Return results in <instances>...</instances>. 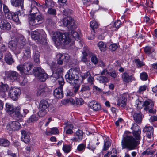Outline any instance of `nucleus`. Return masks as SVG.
<instances>
[{
	"label": "nucleus",
	"instance_id": "f257e3e1",
	"mask_svg": "<svg viewBox=\"0 0 157 157\" xmlns=\"http://www.w3.org/2000/svg\"><path fill=\"white\" fill-rule=\"evenodd\" d=\"M132 133L135 139L132 136L126 135L121 142L122 149L127 148L129 150L134 149L138 144L136 140H139L140 139L141 131L140 130L133 131Z\"/></svg>",
	"mask_w": 157,
	"mask_h": 157
},
{
	"label": "nucleus",
	"instance_id": "f03ea898",
	"mask_svg": "<svg viewBox=\"0 0 157 157\" xmlns=\"http://www.w3.org/2000/svg\"><path fill=\"white\" fill-rule=\"evenodd\" d=\"M52 39L57 46H63L68 44L71 42L69 35L67 33H62L59 32L54 33Z\"/></svg>",
	"mask_w": 157,
	"mask_h": 157
},
{
	"label": "nucleus",
	"instance_id": "7ed1b4c3",
	"mask_svg": "<svg viewBox=\"0 0 157 157\" xmlns=\"http://www.w3.org/2000/svg\"><path fill=\"white\" fill-rule=\"evenodd\" d=\"M63 25L67 27L71 30L69 31L71 36L75 38H78L79 36L78 33L74 30L77 27L75 21L71 17H67L63 20Z\"/></svg>",
	"mask_w": 157,
	"mask_h": 157
},
{
	"label": "nucleus",
	"instance_id": "20e7f679",
	"mask_svg": "<svg viewBox=\"0 0 157 157\" xmlns=\"http://www.w3.org/2000/svg\"><path fill=\"white\" fill-rule=\"evenodd\" d=\"M78 74V72L76 69L71 68L65 75L67 81L73 85L78 83V82L79 81Z\"/></svg>",
	"mask_w": 157,
	"mask_h": 157
},
{
	"label": "nucleus",
	"instance_id": "39448f33",
	"mask_svg": "<svg viewBox=\"0 0 157 157\" xmlns=\"http://www.w3.org/2000/svg\"><path fill=\"white\" fill-rule=\"evenodd\" d=\"M31 37L36 42L42 44H44L46 41V34L42 29H40L32 31Z\"/></svg>",
	"mask_w": 157,
	"mask_h": 157
},
{
	"label": "nucleus",
	"instance_id": "423d86ee",
	"mask_svg": "<svg viewBox=\"0 0 157 157\" xmlns=\"http://www.w3.org/2000/svg\"><path fill=\"white\" fill-rule=\"evenodd\" d=\"M44 21V17L41 14L30 15L29 17V24L32 26L40 24Z\"/></svg>",
	"mask_w": 157,
	"mask_h": 157
},
{
	"label": "nucleus",
	"instance_id": "0eeeda50",
	"mask_svg": "<svg viewBox=\"0 0 157 157\" xmlns=\"http://www.w3.org/2000/svg\"><path fill=\"white\" fill-rule=\"evenodd\" d=\"M34 74L41 82H44L48 77V75L44 72V70L40 67H37L33 70Z\"/></svg>",
	"mask_w": 157,
	"mask_h": 157
},
{
	"label": "nucleus",
	"instance_id": "6e6552de",
	"mask_svg": "<svg viewBox=\"0 0 157 157\" xmlns=\"http://www.w3.org/2000/svg\"><path fill=\"white\" fill-rule=\"evenodd\" d=\"M144 109L146 111H148L149 113L154 114L156 112L155 109H153L154 103L151 101H146L144 102Z\"/></svg>",
	"mask_w": 157,
	"mask_h": 157
},
{
	"label": "nucleus",
	"instance_id": "1a4fd4ad",
	"mask_svg": "<svg viewBox=\"0 0 157 157\" xmlns=\"http://www.w3.org/2000/svg\"><path fill=\"white\" fill-rule=\"evenodd\" d=\"M22 43L21 44V48L22 46L24 48L23 50V58L25 59H27L31 57V52L30 47L28 45H26V41L25 39H23Z\"/></svg>",
	"mask_w": 157,
	"mask_h": 157
},
{
	"label": "nucleus",
	"instance_id": "9d476101",
	"mask_svg": "<svg viewBox=\"0 0 157 157\" xmlns=\"http://www.w3.org/2000/svg\"><path fill=\"white\" fill-rule=\"evenodd\" d=\"M50 89L47 87L45 84H42L38 88L37 95L39 96L45 97L47 93L50 92Z\"/></svg>",
	"mask_w": 157,
	"mask_h": 157
},
{
	"label": "nucleus",
	"instance_id": "9b49d317",
	"mask_svg": "<svg viewBox=\"0 0 157 157\" xmlns=\"http://www.w3.org/2000/svg\"><path fill=\"white\" fill-rule=\"evenodd\" d=\"M20 92L19 89L11 87L9 91V95L13 100L16 101L18 99Z\"/></svg>",
	"mask_w": 157,
	"mask_h": 157
},
{
	"label": "nucleus",
	"instance_id": "f8f14e48",
	"mask_svg": "<svg viewBox=\"0 0 157 157\" xmlns=\"http://www.w3.org/2000/svg\"><path fill=\"white\" fill-rule=\"evenodd\" d=\"M20 127V124L18 122L13 121L9 123L6 126V128L10 131H15L19 130Z\"/></svg>",
	"mask_w": 157,
	"mask_h": 157
},
{
	"label": "nucleus",
	"instance_id": "ddd939ff",
	"mask_svg": "<svg viewBox=\"0 0 157 157\" xmlns=\"http://www.w3.org/2000/svg\"><path fill=\"white\" fill-rule=\"evenodd\" d=\"M5 75L8 79L13 81L17 79L19 74L15 71H9L5 72Z\"/></svg>",
	"mask_w": 157,
	"mask_h": 157
},
{
	"label": "nucleus",
	"instance_id": "4468645a",
	"mask_svg": "<svg viewBox=\"0 0 157 157\" xmlns=\"http://www.w3.org/2000/svg\"><path fill=\"white\" fill-rule=\"evenodd\" d=\"M10 24L6 20H1L0 22V28L5 31H8L11 29Z\"/></svg>",
	"mask_w": 157,
	"mask_h": 157
},
{
	"label": "nucleus",
	"instance_id": "2eb2a0df",
	"mask_svg": "<svg viewBox=\"0 0 157 157\" xmlns=\"http://www.w3.org/2000/svg\"><path fill=\"white\" fill-rule=\"evenodd\" d=\"M122 77L123 82L126 83L135 80V78L132 75H129L126 72H124L122 74Z\"/></svg>",
	"mask_w": 157,
	"mask_h": 157
},
{
	"label": "nucleus",
	"instance_id": "dca6fc26",
	"mask_svg": "<svg viewBox=\"0 0 157 157\" xmlns=\"http://www.w3.org/2000/svg\"><path fill=\"white\" fill-rule=\"evenodd\" d=\"M88 106L94 111H98L101 108L100 105L95 101L93 100L90 102L88 104Z\"/></svg>",
	"mask_w": 157,
	"mask_h": 157
},
{
	"label": "nucleus",
	"instance_id": "f3484780",
	"mask_svg": "<svg viewBox=\"0 0 157 157\" xmlns=\"http://www.w3.org/2000/svg\"><path fill=\"white\" fill-rule=\"evenodd\" d=\"M8 89V85L1 83L0 85V98H3L6 96V92Z\"/></svg>",
	"mask_w": 157,
	"mask_h": 157
},
{
	"label": "nucleus",
	"instance_id": "a211bd4d",
	"mask_svg": "<svg viewBox=\"0 0 157 157\" xmlns=\"http://www.w3.org/2000/svg\"><path fill=\"white\" fill-rule=\"evenodd\" d=\"M63 87L59 86L56 88L53 91L54 96L57 98H61L63 97Z\"/></svg>",
	"mask_w": 157,
	"mask_h": 157
},
{
	"label": "nucleus",
	"instance_id": "6ab92c4d",
	"mask_svg": "<svg viewBox=\"0 0 157 157\" xmlns=\"http://www.w3.org/2000/svg\"><path fill=\"white\" fill-rule=\"evenodd\" d=\"M21 140L26 144H28L30 140L29 136L25 130H21Z\"/></svg>",
	"mask_w": 157,
	"mask_h": 157
},
{
	"label": "nucleus",
	"instance_id": "aec40b11",
	"mask_svg": "<svg viewBox=\"0 0 157 157\" xmlns=\"http://www.w3.org/2000/svg\"><path fill=\"white\" fill-rule=\"evenodd\" d=\"M90 90V88L89 86L82 85L81 87V90L79 92V95L81 96H86V93H88L89 91Z\"/></svg>",
	"mask_w": 157,
	"mask_h": 157
},
{
	"label": "nucleus",
	"instance_id": "412c9836",
	"mask_svg": "<svg viewBox=\"0 0 157 157\" xmlns=\"http://www.w3.org/2000/svg\"><path fill=\"white\" fill-rule=\"evenodd\" d=\"M82 78L83 80L87 78L88 83L91 85H92L94 83V78L91 76L90 73L89 71L84 74V75L82 76Z\"/></svg>",
	"mask_w": 157,
	"mask_h": 157
},
{
	"label": "nucleus",
	"instance_id": "4be33fe9",
	"mask_svg": "<svg viewBox=\"0 0 157 157\" xmlns=\"http://www.w3.org/2000/svg\"><path fill=\"white\" fill-rule=\"evenodd\" d=\"M10 2L11 5L14 6L19 7L20 6L21 9L23 8V0H10Z\"/></svg>",
	"mask_w": 157,
	"mask_h": 157
},
{
	"label": "nucleus",
	"instance_id": "5701e85b",
	"mask_svg": "<svg viewBox=\"0 0 157 157\" xmlns=\"http://www.w3.org/2000/svg\"><path fill=\"white\" fill-rule=\"evenodd\" d=\"M32 64L30 63H24V73L25 74H29L31 73Z\"/></svg>",
	"mask_w": 157,
	"mask_h": 157
},
{
	"label": "nucleus",
	"instance_id": "b1692460",
	"mask_svg": "<svg viewBox=\"0 0 157 157\" xmlns=\"http://www.w3.org/2000/svg\"><path fill=\"white\" fill-rule=\"evenodd\" d=\"M142 117V114L139 112L135 113L133 115V118L135 122L138 124L141 123Z\"/></svg>",
	"mask_w": 157,
	"mask_h": 157
},
{
	"label": "nucleus",
	"instance_id": "393cba45",
	"mask_svg": "<svg viewBox=\"0 0 157 157\" xmlns=\"http://www.w3.org/2000/svg\"><path fill=\"white\" fill-rule=\"evenodd\" d=\"M144 52L149 56L153 58L155 55V49L151 47H146L144 49Z\"/></svg>",
	"mask_w": 157,
	"mask_h": 157
},
{
	"label": "nucleus",
	"instance_id": "a878e982",
	"mask_svg": "<svg viewBox=\"0 0 157 157\" xmlns=\"http://www.w3.org/2000/svg\"><path fill=\"white\" fill-rule=\"evenodd\" d=\"M4 59L6 62L9 65L12 64L14 62L10 53L9 52L5 55Z\"/></svg>",
	"mask_w": 157,
	"mask_h": 157
},
{
	"label": "nucleus",
	"instance_id": "bb28decb",
	"mask_svg": "<svg viewBox=\"0 0 157 157\" xmlns=\"http://www.w3.org/2000/svg\"><path fill=\"white\" fill-rule=\"evenodd\" d=\"M49 106V104L48 101L45 100H41L40 103L39 109H42L46 110Z\"/></svg>",
	"mask_w": 157,
	"mask_h": 157
},
{
	"label": "nucleus",
	"instance_id": "cd10ccee",
	"mask_svg": "<svg viewBox=\"0 0 157 157\" xmlns=\"http://www.w3.org/2000/svg\"><path fill=\"white\" fill-rule=\"evenodd\" d=\"M20 110V107H17L16 108L14 112L15 117L17 118V119L18 121L21 119L24 116L23 114L21 113Z\"/></svg>",
	"mask_w": 157,
	"mask_h": 157
},
{
	"label": "nucleus",
	"instance_id": "c85d7f7f",
	"mask_svg": "<svg viewBox=\"0 0 157 157\" xmlns=\"http://www.w3.org/2000/svg\"><path fill=\"white\" fill-rule=\"evenodd\" d=\"M127 101V99L124 96H122L119 99L117 105L121 107H124L126 105V102Z\"/></svg>",
	"mask_w": 157,
	"mask_h": 157
},
{
	"label": "nucleus",
	"instance_id": "c756f323",
	"mask_svg": "<svg viewBox=\"0 0 157 157\" xmlns=\"http://www.w3.org/2000/svg\"><path fill=\"white\" fill-rule=\"evenodd\" d=\"M3 10L5 13V16L7 18V17H9V18L10 17V16H11V12L10 11L8 7L5 4H3Z\"/></svg>",
	"mask_w": 157,
	"mask_h": 157
},
{
	"label": "nucleus",
	"instance_id": "7c9ffc66",
	"mask_svg": "<svg viewBox=\"0 0 157 157\" xmlns=\"http://www.w3.org/2000/svg\"><path fill=\"white\" fill-rule=\"evenodd\" d=\"M9 18V17H8L7 18L9 19H12L15 22H18L19 21V18L18 15V14L17 13H11V16Z\"/></svg>",
	"mask_w": 157,
	"mask_h": 157
},
{
	"label": "nucleus",
	"instance_id": "2f4dec72",
	"mask_svg": "<svg viewBox=\"0 0 157 157\" xmlns=\"http://www.w3.org/2000/svg\"><path fill=\"white\" fill-rule=\"evenodd\" d=\"M6 107L7 112H10V113H13L14 112L15 109L13 105L9 103L6 104Z\"/></svg>",
	"mask_w": 157,
	"mask_h": 157
},
{
	"label": "nucleus",
	"instance_id": "473e14b6",
	"mask_svg": "<svg viewBox=\"0 0 157 157\" xmlns=\"http://www.w3.org/2000/svg\"><path fill=\"white\" fill-rule=\"evenodd\" d=\"M62 71L61 68H59L57 69V71H55L53 72L52 76L53 77L58 79L61 76V72Z\"/></svg>",
	"mask_w": 157,
	"mask_h": 157
},
{
	"label": "nucleus",
	"instance_id": "72a5a7b5",
	"mask_svg": "<svg viewBox=\"0 0 157 157\" xmlns=\"http://www.w3.org/2000/svg\"><path fill=\"white\" fill-rule=\"evenodd\" d=\"M17 44L16 41L12 40L9 43V47L12 50H14L17 46Z\"/></svg>",
	"mask_w": 157,
	"mask_h": 157
},
{
	"label": "nucleus",
	"instance_id": "f704fd0d",
	"mask_svg": "<svg viewBox=\"0 0 157 157\" xmlns=\"http://www.w3.org/2000/svg\"><path fill=\"white\" fill-rule=\"evenodd\" d=\"M9 141L7 139L4 138H0V146L7 147L10 145Z\"/></svg>",
	"mask_w": 157,
	"mask_h": 157
},
{
	"label": "nucleus",
	"instance_id": "c9c22d12",
	"mask_svg": "<svg viewBox=\"0 0 157 157\" xmlns=\"http://www.w3.org/2000/svg\"><path fill=\"white\" fill-rule=\"evenodd\" d=\"M54 3L51 0H45L44 6L48 8H52L53 6Z\"/></svg>",
	"mask_w": 157,
	"mask_h": 157
},
{
	"label": "nucleus",
	"instance_id": "e433bc0d",
	"mask_svg": "<svg viewBox=\"0 0 157 157\" xmlns=\"http://www.w3.org/2000/svg\"><path fill=\"white\" fill-rule=\"evenodd\" d=\"M39 119L38 116L33 114L31 115L28 120L29 123L34 122L37 121Z\"/></svg>",
	"mask_w": 157,
	"mask_h": 157
},
{
	"label": "nucleus",
	"instance_id": "4c0bfd02",
	"mask_svg": "<svg viewBox=\"0 0 157 157\" xmlns=\"http://www.w3.org/2000/svg\"><path fill=\"white\" fill-rule=\"evenodd\" d=\"M87 49L85 50V48H84V50L82 52L83 56L82 57L81 61L85 63H86L87 61L86 58V56H87Z\"/></svg>",
	"mask_w": 157,
	"mask_h": 157
},
{
	"label": "nucleus",
	"instance_id": "58836bf2",
	"mask_svg": "<svg viewBox=\"0 0 157 157\" xmlns=\"http://www.w3.org/2000/svg\"><path fill=\"white\" fill-rule=\"evenodd\" d=\"M98 46L101 52H104L106 49V45L102 41L99 42L98 44Z\"/></svg>",
	"mask_w": 157,
	"mask_h": 157
},
{
	"label": "nucleus",
	"instance_id": "ea45409f",
	"mask_svg": "<svg viewBox=\"0 0 157 157\" xmlns=\"http://www.w3.org/2000/svg\"><path fill=\"white\" fill-rule=\"evenodd\" d=\"M100 83H107L109 81V79L105 76H101L98 77Z\"/></svg>",
	"mask_w": 157,
	"mask_h": 157
},
{
	"label": "nucleus",
	"instance_id": "a19ab883",
	"mask_svg": "<svg viewBox=\"0 0 157 157\" xmlns=\"http://www.w3.org/2000/svg\"><path fill=\"white\" fill-rule=\"evenodd\" d=\"M135 63L137 67L139 68L144 65V63L140 61L139 59H134Z\"/></svg>",
	"mask_w": 157,
	"mask_h": 157
},
{
	"label": "nucleus",
	"instance_id": "79ce46f5",
	"mask_svg": "<svg viewBox=\"0 0 157 157\" xmlns=\"http://www.w3.org/2000/svg\"><path fill=\"white\" fill-rule=\"evenodd\" d=\"M111 145V143L109 141H106L104 143L102 150L104 151L107 150L109 148Z\"/></svg>",
	"mask_w": 157,
	"mask_h": 157
},
{
	"label": "nucleus",
	"instance_id": "37998d69",
	"mask_svg": "<svg viewBox=\"0 0 157 157\" xmlns=\"http://www.w3.org/2000/svg\"><path fill=\"white\" fill-rule=\"evenodd\" d=\"M38 12V9L35 6H31V9L29 11V13L31 14L30 15H35Z\"/></svg>",
	"mask_w": 157,
	"mask_h": 157
},
{
	"label": "nucleus",
	"instance_id": "c03bdc74",
	"mask_svg": "<svg viewBox=\"0 0 157 157\" xmlns=\"http://www.w3.org/2000/svg\"><path fill=\"white\" fill-rule=\"evenodd\" d=\"M71 149V147L70 145H63V150L64 152L68 153L70 152Z\"/></svg>",
	"mask_w": 157,
	"mask_h": 157
},
{
	"label": "nucleus",
	"instance_id": "a18cd8bd",
	"mask_svg": "<svg viewBox=\"0 0 157 157\" xmlns=\"http://www.w3.org/2000/svg\"><path fill=\"white\" fill-rule=\"evenodd\" d=\"M90 26L92 30L94 31L95 29H96L98 26V23L94 21H91L90 22Z\"/></svg>",
	"mask_w": 157,
	"mask_h": 157
},
{
	"label": "nucleus",
	"instance_id": "49530a36",
	"mask_svg": "<svg viewBox=\"0 0 157 157\" xmlns=\"http://www.w3.org/2000/svg\"><path fill=\"white\" fill-rule=\"evenodd\" d=\"M140 79L143 81H146L147 79L148 76L146 72H143L140 74Z\"/></svg>",
	"mask_w": 157,
	"mask_h": 157
},
{
	"label": "nucleus",
	"instance_id": "de8ad7c7",
	"mask_svg": "<svg viewBox=\"0 0 157 157\" xmlns=\"http://www.w3.org/2000/svg\"><path fill=\"white\" fill-rule=\"evenodd\" d=\"M40 110L38 113V116L40 117H44L46 113V110L42 109H39Z\"/></svg>",
	"mask_w": 157,
	"mask_h": 157
},
{
	"label": "nucleus",
	"instance_id": "09e8293b",
	"mask_svg": "<svg viewBox=\"0 0 157 157\" xmlns=\"http://www.w3.org/2000/svg\"><path fill=\"white\" fill-rule=\"evenodd\" d=\"M86 148V145L84 144H79L77 148V150L79 151H84Z\"/></svg>",
	"mask_w": 157,
	"mask_h": 157
},
{
	"label": "nucleus",
	"instance_id": "8fccbe9b",
	"mask_svg": "<svg viewBox=\"0 0 157 157\" xmlns=\"http://www.w3.org/2000/svg\"><path fill=\"white\" fill-rule=\"evenodd\" d=\"M75 134L76 135L75 136L78 137L79 138V140L81 139L82 140V139L83 132L82 130H78L76 132Z\"/></svg>",
	"mask_w": 157,
	"mask_h": 157
},
{
	"label": "nucleus",
	"instance_id": "3c124183",
	"mask_svg": "<svg viewBox=\"0 0 157 157\" xmlns=\"http://www.w3.org/2000/svg\"><path fill=\"white\" fill-rule=\"evenodd\" d=\"M152 131H153V128L152 126H146L143 129V131L144 132H150Z\"/></svg>",
	"mask_w": 157,
	"mask_h": 157
},
{
	"label": "nucleus",
	"instance_id": "603ef678",
	"mask_svg": "<svg viewBox=\"0 0 157 157\" xmlns=\"http://www.w3.org/2000/svg\"><path fill=\"white\" fill-rule=\"evenodd\" d=\"M7 45L6 43L3 41L0 42V49L1 51H4L6 50V45Z\"/></svg>",
	"mask_w": 157,
	"mask_h": 157
},
{
	"label": "nucleus",
	"instance_id": "864d4df0",
	"mask_svg": "<svg viewBox=\"0 0 157 157\" xmlns=\"http://www.w3.org/2000/svg\"><path fill=\"white\" fill-rule=\"evenodd\" d=\"M147 87V86L145 85L140 86L139 88L137 93L139 94L143 93L146 90Z\"/></svg>",
	"mask_w": 157,
	"mask_h": 157
},
{
	"label": "nucleus",
	"instance_id": "5fc2aeb1",
	"mask_svg": "<svg viewBox=\"0 0 157 157\" xmlns=\"http://www.w3.org/2000/svg\"><path fill=\"white\" fill-rule=\"evenodd\" d=\"M57 80L59 84L60 85L59 86H61L62 87H63V86L64 84V82L63 77L61 76L57 79Z\"/></svg>",
	"mask_w": 157,
	"mask_h": 157
},
{
	"label": "nucleus",
	"instance_id": "6e6d98bb",
	"mask_svg": "<svg viewBox=\"0 0 157 157\" xmlns=\"http://www.w3.org/2000/svg\"><path fill=\"white\" fill-rule=\"evenodd\" d=\"M18 42L19 44H17V46L15 48V49L14 50H12L16 54H19L21 52V48H19V45H21L20 44L22 43L20 41Z\"/></svg>",
	"mask_w": 157,
	"mask_h": 157
},
{
	"label": "nucleus",
	"instance_id": "4d7b16f0",
	"mask_svg": "<svg viewBox=\"0 0 157 157\" xmlns=\"http://www.w3.org/2000/svg\"><path fill=\"white\" fill-rule=\"evenodd\" d=\"M39 52H35V54L34 55V61L37 63H39Z\"/></svg>",
	"mask_w": 157,
	"mask_h": 157
},
{
	"label": "nucleus",
	"instance_id": "13d9d810",
	"mask_svg": "<svg viewBox=\"0 0 157 157\" xmlns=\"http://www.w3.org/2000/svg\"><path fill=\"white\" fill-rule=\"evenodd\" d=\"M27 81L26 78L22 77L20 79L19 82L21 85H25L27 83Z\"/></svg>",
	"mask_w": 157,
	"mask_h": 157
},
{
	"label": "nucleus",
	"instance_id": "bf43d9fd",
	"mask_svg": "<svg viewBox=\"0 0 157 157\" xmlns=\"http://www.w3.org/2000/svg\"><path fill=\"white\" fill-rule=\"evenodd\" d=\"M47 13L50 14L52 15H56V10L55 9H52V8H49Z\"/></svg>",
	"mask_w": 157,
	"mask_h": 157
},
{
	"label": "nucleus",
	"instance_id": "052dcab7",
	"mask_svg": "<svg viewBox=\"0 0 157 157\" xmlns=\"http://www.w3.org/2000/svg\"><path fill=\"white\" fill-rule=\"evenodd\" d=\"M64 124L66 125L65 127H64V130L69 128L72 129L73 128V125L68 122H65Z\"/></svg>",
	"mask_w": 157,
	"mask_h": 157
},
{
	"label": "nucleus",
	"instance_id": "680f3d73",
	"mask_svg": "<svg viewBox=\"0 0 157 157\" xmlns=\"http://www.w3.org/2000/svg\"><path fill=\"white\" fill-rule=\"evenodd\" d=\"M121 25V21L120 20H117L115 21L114 23L113 27L116 28L117 29H118L120 27Z\"/></svg>",
	"mask_w": 157,
	"mask_h": 157
},
{
	"label": "nucleus",
	"instance_id": "e2e57ef3",
	"mask_svg": "<svg viewBox=\"0 0 157 157\" xmlns=\"http://www.w3.org/2000/svg\"><path fill=\"white\" fill-rule=\"evenodd\" d=\"M117 46L116 44H110L109 47V49L111 51H115L117 48Z\"/></svg>",
	"mask_w": 157,
	"mask_h": 157
},
{
	"label": "nucleus",
	"instance_id": "0e129e2a",
	"mask_svg": "<svg viewBox=\"0 0 157 157\" xmlns=\"http://www.w3.org/2000/svg\"><path fill=\"white\" fill-rule=\"evenodd\" d=\"M84 103V101L81 98H78L76 100V104L78 106L82 105Z\"/></svg>",
	"mask_w": 157,
	"mask_h": 157
},
{
	"label": "nucleus",
	"instance_id": "69168bd1",
	"mask_svg": "<svg viewBox=\"0 0 157 157\" xmlns=\"http://www.w3.org/2000/svg\"><path fill=\"white\" fill-rule=\"evenodd\" d=\"M91 61L94 64H96L98 63V59L95 56H92L91 58Z\"/></svg>",
	"mask_w": 157,
	"mask_h": 157
},
{
	"label": "nucleus",
	"instance_id": "338daca9",
	"mask_svg": "<svg viewBox=\"0 0 157 157\" xmlns=\"http://www.w3.org/2000/svg\"><path fill=\"white\" fill-rule=\"evenodd\" d=\"M108 75L113 78H116L117 77V74L115 71L109 72Z\"/></svg>",
	"mask_w": 157,
	"mask_h": 157
},
{
	"label": "nucleus",
	"instance_id": "774afa93",
	"mask_svg": "<svg viewBox=\"0 0 157 157\" xmlns=\"http://www.w3.org/2000/svg\"><path fill=\"white\" fill-rule=\"evenodd\" d=\"M51 132L52 134H56L58 133L59 131L56 127H54L51 128Z\"/></svg>",
	"mask_w": 157,
	"mask_h": 157
}]
</instances>
